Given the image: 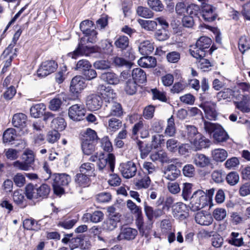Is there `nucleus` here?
<instances>
[{
    "label": "nucleus",
    "mask_w": 250,
    "mask_h": 250,
    "mask_svg": "<svg viewBox=\"0 0 250 250\" xmlns=\"http://www.w3.org/2000/svg\"><path fill=\"white\" fill-rule=\"evenodd\" d=\"M204 128L205 131L211 135L213 139L218 143L226 142L229 137L223 127L218 124L204 121Z\"/></svg>",
    "instance_id": "obj_1"
},
{
    "label": "nucleus",
    "mask_w": 250,
    "mask_h": 250,
    "mask_svg": "<svg viewBox=\"0 0 250 250\" xmlns=\"http://www.w3.org/2000/svg\"><path fill=\"white\" fill-rule=\"evenodd\" d=\"M97 139L96 132L90 128L87 129L82 142V149L85 155H90L94 152Z\"/></svg>",
    "instance_id": "obj_2"
},
{
    "label": "nucleus",
    "mask_w": 250,
    "mask_h": 250,
    "mask_svg": "<svg viewBox=\"0 0 250 250\" xmlns=\"http://www.w3.org/2000/svg\"><path fill=\"white\" fill-rule=\"evenodd\" d=\"M211 43V40L209 38L203 36L201 37L196 42L195 45L190 46V54L194 58H204L208 49Z\"/></svg>",
    "instance_id": "obj_3"
},
{
    "label": "nucleus",
    "mask_w": 250,
    "mask_h": 250,
    "mask_svg": "<svg viewBox=\"0 0 250 250\" xmlns=\"http://www.w3.org/2000/svg\"><path fill=\"white\" fill-rule=\"evenodd\" d=\"M53 189L57 195H61L64 192L62 186H67L71 181L70 176L65 173H55L54 175Z\"/></svg>",
    "instance_id": "obj_4"
},
{
    "label": "nucleus",
    "mask_w": 250,
    "mask_h": 250,
    "mask_svg": "<svg viewBox=\"0 0 250 250\" xmlns=\"http://www.w3.org/2000/svg\"><path fill=\"white\" fill-rule=\"evenodd\" d=\"M207 205V195L201 190H198L194 192L190 198V208L193 211H196L204 208Z\"/></svg>",
    "instance_id": "obj_5"
},
{
    "label": "nucleus",
    "mask_w": 250,
    "mask_h": 250,
    "mask_svg": "<svg viewBox=\"0 0 250 250\" xmlns=\"http://www.w3.org/2000/svg\"><path fill=\"white\" fill-rule=\"evenodd\" d=\"M101 156H99L97 163L99 170L105 173L113 172L115 167V156L112 153H108L105 158Z\"/></svg>",
    "instance_id": "obj_6"
},
{
    "label": "nucleus",
    "mask_w": 250,
    "mask_h": 250,
    "mask_svg": "<svg viewBox=\"0 0 250 250\" xmlns=\"http://www.w3.org/2000/svg\"><path fill=\"white\" fill-rule=\"evenodd\" d=\"M153 221L144 220L143 217L138 215L135 220V224L139 230V233L142 236L147 237L153 227Z\"/></svg>",
    "instance_id": "obj_7"
},
{
    "label": "nucleus",
    "mask_w": 250,
    "mask_h": 250,
    "mask_svg": "<svg viewBox=\"0 0 250 250\" xmlns=\"http://www.w3.org/2000/svg\"><path fill=\"white\" fill-rule=\"evenodd\" d=\"M119 169L123 176L126 179L134 177L137 171L135 164L132 161L121 164Z\"/></svg>",
    "instance_id": "obj_8"
},
{
    "label": "nucleus",
    "mask_w": 250,
    "mask_h": 250,
    "mask_svg": "<svg viewBox=\"0 0 250 250\" xmlns=\"http://www.w3.org/2000/svg\"><path fill=\"white\" fill-rule=\"evenodd\" d=\"M58 65L54 61H48L42 62L37 70L39 77H43L54 72L57 69Z\"/></svg>",
    "instance_id": "obj_9"
},
{
    "label": "nucleus",
    "mask_w": 250,
    "mask_h": 250,
    "mask_svg": "<svg viewBox=\"0 0 250 250\" xmlns=\"http://www.w3.org/2000/svg\"><path fill=\"white\" fill-rule=\"evenodd\" d=\"M85 110L81 104H76L69 107L68 115L69 118L74 121L82 120L85 115Z\"/></svg>",
    "instance_id": "obj_10"
},
{
    "label": "nucleus",
    "mask_w": 250,
    "mask_h": 250,
    "mask_svg": "<svg viewBox=\"0 0 250 250\" xmlns=\"http://www.w3.org/2000/svg\"><path fill=\"white\" fill-rule=\"evenodd\" d=\"M103 104L101 97L97 94H92L88 96L86 100V105L91 111H96L101 108Z\"/></svg>",
    "instance_id": "obj_11"
},
{
    "label": "nucleus",
    "mask_w": 250,
    "mask_h": 250,
    "mask_svg": "<svg viewBox=\"0 0 250 250\" xmlns=\"http://www.w3.org/2000/svg\"><path fill=\"white\" fill-rule=\"evenodd\" d=\"M86 86L84 78L81 76H76L71 80L70 90L73 94H78Z\"/></svg>",
    "instance_id": "obj_12"
},
{
    "label": "nucleus",
    "mask_w": 250,
    "mask_h": 250,
    "mask_svg": "<svg viewBox=\"0 0 250 250\" xmlns=\"http://www.w3.org/2000/svg\"><path fill=\"white\" fill-rule=\"evenodd\" d=\"M97 90L103 97L105 102L109 104L110 102L115 101L116 94L113 92V90L109 86H106L104 84H100Z\"/></svg>",
    "instance_id": "obj_13"
},
{
    "label": "nucleus",
    "mask_w": 250,
    "mask_h": 250,
    "mask_svg": "<svg viewBox=\"0 0 250 250\" xmlns=\"http://www.w3.org/2000/svg\"><path fill=\"white\" fill-rule=\"evenodd\" d=\"M105 106L109 110V113H107L105 116L108 117L110 116H116L120 117L123 114V109L121 104L115 101L110 102L106 104Z\"/></svg>",
    "instance_id": "obj_14"
},
{
    "label": "nucleus",
    "mask_w": 250,
    "mask_h": 250,
    "mask_svg": "<svg viewBox=\"0 0 250 250\" xmlns=\"http://www.w3.org/2000/svg\"><path fill=\"white\" fill-rule=\"evenodd\" d=\"M197 150L208 148L210 145V141L199 133L190 143Z\"/></svg>",
    "instance_id": "obj_15"
},
{
    "label": "nucleus",
    "mask_w": 250,
    "mask_h": 250,
    "mask_svg": "<svg viewBox=\"0 0 250 250\" xmlns=\"http://www.w3.org/2000/svg\"><path fill=\"white\" fill-rule=\"evenodd\" d=\"M202 16L205 21L211 22L217 18V15L215 12V8L209 4H206L202 7Z\"/></svg>",
    "instance_id": "obj_16"
},
{
    "label": "nucleus",
    "mask_w": 250,
    "mask_h": 250,
    "mask_svg": "<svg viewBox=\"0 0 250 250\" xmlns=\"http://www.w3.org/2000/svg\"><path fill=\"white\" fill-rule=\"evenodd\" d=\"M174 217L180 220H183L188 215V209L186 205L182 203H177L173 206Z\"/></svg>",
    "instance_id": "obj_17"
},
{
    "label": "nucleus",
    "mask_w": 250,
    "mask_h": 250,
    "mask_svg": "<svg viewBox=\"0 0 250 250\" xmlns=\"http://www.w3.org/2000/svg\"><path fill=\"white\" fill-rule=\"evenodd\" d=\"M180 174V170L173 164L169 165L164 168V177L167 180L173 181L178 177Z\"/></svg>",
    "instance_id": "obj_18"
},
{
    "label": "nucleus",
    "mask_w": 250,
    "mask_h": 250,
    "mask_svg": "<svg viewBox=\"0 0 250 250\" xmlns=\"http://www.w3.org/2000/svg\"><path fill=\"white\" fill-rule=\"evenodd\" d=\"M200 132L198 131L197 128L194 125H186L185 128L182 131L181 136L185 139L188 140L190 143L196 137L197 134Z\"/></svg>",
    "instance_id": "obj_19"
},
{
    "label": "nucleus",
    "mask_w": 250,
    "mask_h": 250,
    "mask_svg": "<svg viewBox=\"0 0 250 250\" xmlns=\"http://www.w3.org/2000/svg\"><path fill=\"white\" fill-rule=\"evenodd\" d=\"M138 232L136 229L131 228H122L117 238L119 240L123 239L130 240L135 238Z\"/></svg>",
    "instance_id": "obj_20"
},
{
    "label": "nucleus",
    "mask_w": 250,
    "mask_h": 250,
    "mask_svg": "<svg viewBox=\"0 0 250 250\" xmlns=\"http://www.w3.org/2000/svg\"><path fill=\"white\" fill-rule=\"evenodd\" d=\"M138 132H140L142 138H146L149 136L148 126L144 124L142 121L135 124L132 128V133L134 135L137 134Z\"/></svg>",
    "instance_id": "obj_21"
},
{
    "label": "nucleus",
    "mask_w": 250,
    "mask_h": 250,
    "mask_svg": "<svg viewBox=\"0 0 250 250\" xmlns=\"http://www.w3.org/2000/svg\"><path fill=\"white\" fill-rule=\"evenodd\" d=\"M135 185L138 188H147L149 187L151 180L144 173L138 172L137 178L135 180Z\"/></svg>",
    "instance_id": "obj_22"
},
{
    "label": "nucleus",
    "mask_w": 250,
    "mask_h": 250,
    "mask_svg": "<svg viewBox=\"0 0 250 250\" xmlns=\"http://www.w3.org/2000/svg\"><path fill=\"white\" fill-rule=\"evenodd\" d=\"M195 219L198 224L201 225L208 226L210 225L213 221V218L211 215L205 214L202 211L197 212L195 216Z\"/></svg>",
    "instance_id": "obj_23"
},
{
    "label": "nucleus",
    "mask_w": 250,
    "mask_h": 250,
    "mask_svg": "<svg viewBox=\"0 0 250 250\" xmlns=\"http://www.w3.org/2000/svg\"><path fill=\"white\" fill-rule=\"evenodd\" d=\"M144 210L147 219L150 221H153L154 217L158 218L163 214L162 209L157 208L154 210L151 207L148 206L146 203L145 204Z\"/></svg>",
    "instance_id": "obj_24"
},
{
    "label": "nucleus",
    "mask_w": 250,
    "mask_h": 250,
    "mask_svg": "<svg viewBox=\"0 0 250 250\" xmlns=\"http://www.w3.org/2000/svg\"><path fill=\"white\" fill-rule=\"evenodd\" d=\"M100 78L102 80L110 84H117L120 82L118 75L113 72L103 73Z\"/></svg>",
    "instance_id": "obj_25"
},
{
    "label": "nucleus",
    "mask_w": 250,
    "mask_h": 250,
    "mask_svg": "<svg viewBox=\"0 0 250 250\" xmlns=\"http://www.w3.org/2000/svg\"><path fill=\"white\" fill-rule=\"evenodd\" d=\"M204 110L206 117L208 120H215L217 117V113L214 104H204L200 106Z\"/></svg>",
    "instance_id": "obj_26"
},
{
    "label": "nucleus",
    "mask_w": 250,
    "mask_h": 250,
    "mask_svg": "<svg viewBox=\"0 0 250 250\" xmlns=\"http://www.w3.org/2000/svg\"><path fill=\"white\" fill-rule=\"evenodd\" d=\"M104 213L101 211H96L92 214H84L83 217V220L86 222L90 219L91 222L96 223L102 221L104 219Z\"/></svg>",
    "instance_id": "obj_27"
},
{
    "label": "nucleus",
    "mask_w": 250,
    "mask_h": 250,
    "mask_svg": "<svg viewBox=\"0 0 250 250\" xmlns=\"http://www.w3.org/2000/svg\"><path fill=\"white\" fill-rule=\"evenodd\" d=\"M27 116L23 113L15 114L12 119V124L15 127L23 128L26 126Z\"/></svg>",
    "instance_id": "obj_28"
},
{
    "label": "nucleus",
    "mask_w": 250,
    "mask_h": 250,
    "mask_svg": "<svg viewBox=\"0 0 250 250\" xmlns=\"http://www.w3.org/2000/svg\"><path fill=\"white\" fill-rule=\"evenodd\" d=\"M138 63L143 67L152 68L156 65L157 61L154 57L151 56H144L140 58Z\"/></svg>",
    "instance_id": "obj_29"
},
{
    "label": "nucleus",
    "mask_w": 250,
    "mask_h": 250,
    "mask_svg": "<svg viewBox=\"0 0 250 250\" xmlns=\"http://www.w3.org/2000/svg\"><path fill=\"white\" fill-rule=\"evenodd\" d=\"M121 216H115L114 217H109L104 222L103 228L104 229L111 231L117 227V223L120 221Z\"/></svg>",
    "instance_id": "obj_30"
},
{
    "label": "nucleus",
    "mask_w": 250,
    "mask_h": 250,
    "mask_svg": "<svg viewBox=\"0 0 250 250\" xmlns=\"http://www.w3.org/2000/svg\"><path fill=\"white\" fill-rule=\"evenodd\" d=\"M132 80L140 83H143L146 81V74L140 68H136L132 70Z\"/></svg>",
    "instance_id": "obj_31"
},
{
    "label": "nucleus",
    "mask_w": 250,
    "mask_h": 250,
    "mask_svg": "<svg viewBox=\"0 0 250 250\" xmlns=\"http://www.w3.org/2000/svg\"><path fill=\"white\" fill-rule=\"evenodd\" d=\"M194 164L198 167H204L210 164V159L204 154H196L193 158Z\"/></svg>",
    "instance_id": "obj_32"
},
{
    "label": "nucleus",
    "mask_w": 250,
    "mask_h": 250,
    "mask_svg": "<svg viewBox=\"0 0 250 250\" xmlns=\"http://www.w3.org/2000/svg\"><path fill=\"white\" fill-rule=\"evenodd\" d=\"M228 241L229 244L237 247H240L244 243L242 235L239 233L235 232L231 233Z\"/></svg>",
    "instance_id": "obj_33"
},
{
    "label": "nucleus",
    "mask_w": 250,
    "mask_h": 250,
    "mask_svg": "<svg viewBox=\"0 0 250 250\" xmlns=\"http://www.w3.org/2000/svg\"><path fill=\"white\" fill-rule=\"evenodd\" d=\"M66 126L64 119L62 117L53 119L51 123V127L57 131L64 130Z\"/></svg>",
    "instance_id": "obj_34"
},
{
    "label": "nucleus",
    "mask_w": 250,
    "mask_h": 250,
    "mask_svg": "<svg viewBox=\"0 0 250 250\" xmlns=\"http://www.w3.org/2000/svg\"><path fill=\"white\" fill-rule=\"evenodd\" d=\"M154 50V46L149 41H145L140 44L139 50L143 55L150 54Z\"/></svg>",
    "instance_id": "obj_35"
},
{
    "label": "nucleus",
    "mask_w": 250,
    "mask_h": 250,
    "mask_svg": "<svg viewBox=\"0 0 250 250\" xmlns=\"http://www.w3.org/2000/svg\"><path fill=\"white\" fill-rule=\"evenodd\" d=\"M176 133V127L174 119L171 116L167 121V125L165 130V134L168 137H173Z\"/></svg>",
    "instance_id": "obj_36"
},
{
    "label": "nucleus",
    "mask_w": 250,
    "mask_h": 250,
    "mask_svg": "<svg viewBox=\"0 0 250 250\" xmlns=\"http://www.w3.org/2000/svg\"><path fill=\"white\" fill-rule=\"evenodd\" d=\"M150 158L154 162L158 161L162 163L169 162L167 153L163 150H160L152 153L150 155Z\"/></svg>",
    "instance_id": "obj_37"
},
{
    "label": "nucleus",
    "mask_w": 250,
    "mask_h": 250,
    "mask_svg": "<svg viewBox=\"0 0 250 250\" xmlns=\"http://www.w3.org/2000/svg\"><path fill=\"white\" fill-rule=\"evenodd\" d=\"M17 51V49L16 48L15 49V52L12 53V50H10L9 52L7 54H4V51H3L2 54L0 57L1 60H3V62H4V64L3 68L2 69V72H4L6 71V68L11 65V62L13 59V56L16 55V52Z\"/></svg>",
    "instance_id": "obj_38"
},
{
    "label": "nucleus",
    "mask_w": 250,
    "mask_h": 250,
    "mask_svg": "<svg viewBox=\"0 0 250 250\" xmlns=\"http://www.w3.org/2000/svg\"><path fill=\"white\" fill-rule=\"evenodd\" d=\"M46 109L43 104H39L32 106L30 108L31 115L34 118H39L42 116Z\"/></svg>",
    "instance_id": "obj_39"
},
{
    "label": "nucleus",
    "mask_w": 250,
    "mask_h": 250,
    "mask_svg": "<svg viewBox=\"0 0 250 250\" xmlns=\"http://www.w3.org/2000/svg\"><path fill=\"white\" fill-rule=\"evenodd\" d=\"M138 22L143 28L147 31H153L157 28V23L155 21L139 19Z\"/></svg>",
    "instance_id": "obj_40"
},
{
    "label": "nucleus",
    "mask_w": 250,
    "mask_h": 250,
    "mask_svg": "<svg viewBox=\"0 0 250 250\" xmlns=\"http://www.w3.org/2000/svg\"><path fill=\"white\" fill-rule=\"evenodd\" d=\"M138 84L137 83L132 79L127 80L125 84V91L128 95H133L137 90Z\"/></svg>",
    "instance_id": "obj_41"
},
{
    "label": "nucleus",
    "mask_w": 250,
    "mask_h": 250,
    "mask_svg": "<svg viewBox=\"0 0 250 250\" xmlns=\"http://www.w3.org/2000/svg\"><path fill=\"white\" fill-rule=\"evenodd\" d=\"M129 41L128 38L125 36H120L114 42V44L118 48L121 50L126 49L129 47Z\"/></svg>",
    "instance_id": "obj_42"
},
{
    "label": "nucleus",
    "mask_w": 250,
    "mask_h": 250,
    "mask_svg": "<svg viewBox=\"0 0 250 250\" xmlns=\"http://www.w3.org/2000/svg\"><path fill=\"white\" fill-rule=\"evenodd\" d=\"M213 159L217 162H223L228 157V152L224 149H215L212 151Z\"/></svg>",
    "instance_id": "obj_43"
},
{
    "label": "nucleus",
    "mask_w": 250,
    "mask_h": 250,
    "mask_svg": "<svg viewBox=\"0 0 250 250\" xmlns=\"http://www.w3.org/2000/svg\"><path fill=\"white\" fill-rule=\"evenodd\" d=\"M136 144L141 152L142 157H146L153 148L151 144H146L144 145L143 142L140 140L136 141Z\"/></svg>",
    "instance_id": "obj_44"
},
{
    "label": "nucleus",
    "mask_w": 250,
    "mask_h": 250,
    "mask_svg": "<svg viewBox=\"0 0 250 250\" xmlns=\"http://www.w3.org/2000/svg\"><path fill=\"white\" fill-rule=\"evenodd\" d=\"M243 100L240 102H235V104L237 108L243 112H249L250 108L247 105V103L249 100L248 95H242Z\"/></svg>",
    "instance_id": "obj_45"
},
{
    "label": "nucleus",
    "mask_w": 250,
    "mask_h": 250,
    "mask_svg": "<svg viewBox=\"0 0 250 250\" xmlns=\"http://www.w3.org/2000/svg\"><path fill=\"white\" fill-rule=\"evenodd\" d=\"M25 194L28 199H39L37 188L32 184H28L26 186Z\"/></svg>",
    "instance_id": "obj_46"
},
{
    "label": "nucleus",
    "mask_w": 250,
    "mask_h": 250,
    "mask_svg": "<svg viewBox=\"0 0 250 250\" xmlns=\"http://www.w3.org/2000/svg\"><path fill=\"white\" fill-rule=\"evenodd\" d=\"M240 51L244 53L246 50L250 49V38L248 36H242L239 41Z\"/></svg>",
    "instance_id": "obj_47"
},
{
    "label": "nucleus",
    "mask_w": 250,
    "mask_h": 250,
    "mask_svg": "<svg viewBox=\"0 0 250 250\" xmlns=\"http://www.w3.org/2000/svg\"><path fill=\"white\" fill-rule=\"evenodd\" d=\"M113 63L118 67L125 66L127 68H131L132 65V63L126 60L123 58L120 57H115L112 59Z\"/></svg>",
    "instance_id": "obj_48"
},
{
    "label": "nucleus",
    "mask_w": 250,
    "mask_h": 250,
    "mask_svg": "<svg viewBox=\"0 0 250 250\" xmlns=\"http://www.w3.org/2000/svg\"><path fill=\"white\" fill-rule=\"evenodd\" d=\"M75 182L80 186L86 187L89 183V176L81 172L75 176Z\"/></svg>",
    "instance_id": "obj_49"
},
{
    "label": "nucleus",
    "mask_w": 250,
    "mask_h": 250,
    "mask_svg": "<svg viewBox=\"0 0 250 250\" xmlns=\"http://www.w3.org/2000/svg\"><path fill=\"white\" fill-rule=\"evenodd\" d=\"M23 156H25V157H23L24 161L26 163L28 164V165L33 168L32 166L34 164L35 161V155L33 151L31 149H26L24 150L23 153Z\"/></svg>",
    "instance_id": "obj_50"
},
{
    "label": "nucleus",
    "mask_w": 250,
    "mask_h": 250,
    "mask_svg": "<svg viewBox=\"0 0 250 250\" xmlns=\"http://www.w3.org/2000/svg\"><path fill=\"white\" fill-rule=\"evenodd\" d=\"M138 16L146 19L151 18L153 16V12L147 7L138 6L137 9Z\"/></svg>",
    "instance_id": "obj_51"
},
{
    "label": "nucleus",
    "mask_w": 250,
    "mask_h": 250,
    "mask_svg": "<svg viewBox=\"0 0 250 250\" xmlns=\"http://www.w3.org/2000/svg\"><path fill=\"white\" fill-rule=\"evenodd\" d=\"M91 64L88 61L83 59L77 62L75 69L81 72L82 74L87 69L91 68Z\"/></svg>",
    "instance_id": "obj_52"
},
{
    "label": "nucleus",
    "mask_w": 250,
    "mask_h": 250,
    "mask_svg": "<svg viewBox=\"0 0 250 250\" xmlns=\"http://www.w3.org/2000/svg\"><path fill=\"white\" fill-rule=\"evenodd\" d=\"M39 199H42L46 198L49 192L50 188L46 184H42L40 187L37 188Z\"/></svg>",
    "instance_id": "obj_53"
},
{
    "label": "nucleus",
    "mask_w": 250,
    "mask_h": 250,
    "mask_svg": "<svg viewBox=\"0 0 250 250\" xmlns=\"http://www.w3.org/2000/svg\"><path fill=\"white\" fill-rule=\"evenodd\" d=\"M122 125V122L118 119L112 118L108 120V128L111 131H115L118 130L121 127Z\"/></svg>",
    "instance_id": "obj_54"
},
{
    "label": "nucleus",
    "mask_w": 250,
    "mask_h": 250,
    "mask_svg": "<svg viewBox=\"0 0 250 250\" xmlns=\"http://www.w3.org/2000/svg\"><path fill=\"white\" fill-rule=\"evenodd\" d=\"M234 91L229 88H225L223 90L218 92L217 98L220 101L222 99H230L233 95Z\"/></svg>",
    "instance_id": "obj_55"
},
{
    "label": "nucleus",
    "mask_w": 250,
    "mask_h": 250,
    "mask_svg": "<svg viewBox=\"0 0 250 250\" xmlns=\"http://www.w3.org/2000/svg\"><path fill=\"white\" fill-rule=\"evenodd\" d=\"M80 171L81 172L90 176L94 171V165L89 163H83L80 167Z\"/></svg>",
    "instance_id": "obj_56"
},
{
    "label": "nucleus",
    "mask_w": 250,
    "mask_h": 250,
    "mask_svg": "<svg viewBox=\"0 0 250 250\" xmlns=\"http://www.w3.org/2000/svg\"><path fill=\"white\" fill-rule=\"evenodd\" d=\"M226 179L229 185L234 186L239 182V176L236 172H231L227 175Z\"/></svg>",
    "instance_id": "obj_57"
},
{
    "label": "nucleus",
    "mask_w": 250,
    "mask_h": 250,
    "mask_svg": "<svg viewBox=\"0 0 250 250\" xmlns=\"http://www.w3.org/2000/svg\"><path fill=\"white\" fill-rule=\"evenodd\" d=\"M15 130L13 128H8L3 133V141L4 143L10 142L15 139L16 136Z\"/></svg>",
    "instance_id": "obj_58"
},
{
    "label": "nucleus",
    "mask_w": 250,
    "mask_h": 250,
    "mask_svg": "<svg viewBox=\"0 0 250 250\" xmlns=\"http://www.w3.org/2000/svg\"><path fill=\"white\" fill-rule=\"evenodd\" d=\"M60 137V134L58 131L53 129L47 133L46 140L49 143L54 144L59 139Z\"/></svg>",
    "instance_id": "obj_59"
},
{
    "label": "nucleus",
    "mask_w": 250,
    "mask_h": 250,
    "mask_svg": "<svg viewBox=\"0 0 250 250\" xmlns=\"http://www.w3.org/2000/svg\"><path fill=\"white\" fill-rule=\"evenodd\" d=\"M93 65L97 69L104 70L110 68V63L107 60H101L95 62Z\"/></svg>",
    "instance_id": "obj_60"
},
{
    "label": "nucleus",
    "mask_w": 250,
    "mask_h": 250,
    "mask_svg": "<svg viewBox=\"0 0 250 250\" xmlns=\"http://www.w3.org/2000/svg\"><path fill=\"white\" fill-rule=\"evenodd\" d=\"M155 38L160 41H164L168 39L169 34L167 29L158 30L154 34Z\"/></svg>",
    "instance_id": "obj_61"
},
{
    "label": "nucleus",
    "mask_w": 250,
    "mask_h": 250,
    "mask_svg": "<svg viewBox=\"0 0 250 250\" xmlns=\"http://www.w3.org/2000/svg\"><path fill=\"white\" fill-rule=\"evenodd\" d=\"M147 4L153 10L162 11L164 9V5L160 0H148Z\"/></svg>",
    "instance_id": "obj_62"
},
{
    "label": "nucleus",
    "mask_w": 250,
    "mask_h": 250,
    "mask_svg": "<svg viewBox=\"0 0 250 250\" xmlns=\"http://www.w3.org/2000/svg\"><path fill=\"white\" fill-rule=\"evenodd\" d=\"M62 101L59 97H55L52 99L49 103V108L52 111H57L61 107Z\"/></svg>",
    "instance_id": "obj_63"
},
{
    "label": "nucleus",
    "mask_w": 250,
    "mask_h": 250,
    "mask_svg": "<svg viewBox=\"0 0 250 250\" xmlns=\"http://www.w3.org/2000/svg\"><path fill=\"white\" fill-rule=\"evenodd\" d=\"M160 228L163 233H167L171 230L172 228V223L169 219H165L161 221L160 224Z\"/></svg>",
    "instance_id": "obj_64"
}]
</instances>
